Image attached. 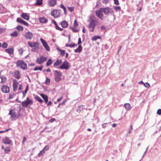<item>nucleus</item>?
Returning <instances> with one entry per match:
<instances>
[{
	"instance_id": "1",
	"label": "nucleus",
	"mask_w": 161,
	"mask_h": 161,
	"mask_svg": "<svg viewBox=\"0 0 161 161\" xmlns=\"http://www.w3.org/2000/svg\"><path fill=\"white\" fill-rule=\"evenodd\" d=\"M8 114L11 115V117L12 120L15 119L20 116V114L18 111H16L14 110H10Z\"/></svg>"
},
{
	"instance_id": "2",
	"label": "nucleus",
	"mask_w": 161,
	"mask_h": 161,
	"mask_svg": "<svg viewBox=\"0 0 161 161\" xmlns=\"http://www.w3.org/2000/svg\"><path fill=\"white\" fill-rule=\"evenodd\" d=\"M17 66L23 69H26L27 68L26 64L22 60H18L16 63Z\"/></svg>"
},
{
	"instance_id": "3",
	"label": "nucleus",
	"mask_w": 161,
	"mask_h": 161,
	"mask_svg": "<svg viewBox=\"0 0 161 161\" xmlns=\"http://www.w3.org/2000/svg\"><path fill=\"white\" fill-rule=\"evenodd\" d=\"M54 72L55 80L56 82H58L61 79V73L60 71L57 70H54Z\"/></svg>"
},
{
	"instance_id": "4",
	"label": "nucleus",
	"mask_w": 161,
	"mask_h": 161,
	"mask_svg": "<svg viewBox=\"0 0 161 161\" xmlns=\"http://www.w3.org/2000/svg\"><path fill=\"white\" fill-rule=\"evenodd\" d=\"M96 26V23L94 19H91L90 21L88 28L91 32L93 31Z\"/></svg>"
},
{
	"instance_id": "5",
	"label": "nucleus",
	"mask_w": 161,
	"mask_h": 161,
	"mask_svg": "<svg viewBox=\"0 0 161 161\" xmlns=\"http://www.w3.org/2000/svg\"><path fill=\"white\" fill-rule=\"evenodd\" d=\"M33 103V102L32 100L27 97L26 100L22 103L21 105L23 107H27L29 104H31Z\"/></svg>"
},
{
	"instance_id": "6",
	"label": "nucleus",
	"mask_w": 161,
	"mask_h": 161,
	"mask_svg": "<svg viewBox=\"0 0 161 161\" xmlns=\"http://www.w3.org/2000/svg\"><path fill=\"white\" fill-rule=\"evenodd\" d=\"M70 64L69 63L66 61H65L59 67V68L61 69H68L70 68Z\"/></svg>"
},
{
	"instance_id": "7",
	"label": "nucleus",
	"mask_w": 161,
	"mask_h": 161,
	"mask_svg": "<svg viewBox=\"0 0 161 161\" xmlns=\"http://www.w3.org/2000/svg\"><path fill=\"white\" fill-rule=\"evenodd\" d=\"M60 14L61 12L59 10H54L52 11L51 13V15L55 18L59 17Z\"/></svg>"
},
{
	"instance_id": "8",
	"label": "nucleus",
	"mask_w": 161,
	"mask_h": 161,
	"mask_svg": "<svg viewBox=\"0 0 161 161\" xmlns=\"http://www.w3.org/2000/svg\"><path fill=\"white\" fill-rule=\"evenodd\" d=\"M47 60V58L44 56H40L38 57L36 59V62L39 64L43 63Z\"/></svg>"
},
{
	"instance_id": "9",
	"label": "nucleus",
	"mask_w": 161,
	"mask_h": 161,
	"mask_svg": "<svg viewBox=\"0 0 161 161\" xmlns=\"http://www.w3.org/2000/svg\"><path fill=\"white\" fill-rule=\"evenodd\" d=\"M103 13L102 10H101V8H100L99 10L96 11V15L100 19L102 20L103 19Z\"/></svg>"
},
{
	"instance_id": "10",
	"label": "nucleus",
	"mask_w": 161,
	"mask_h": 161,
	"mask_svg": "<svg viewBox=\"0 0 161 161\" xmlns=\"http://www.w3.org/2000/svg\"><path fill=\"white\" fill-rule=\"evenodd\" d=\"M78 25L77 20H75L73 24V26L71 27V28L73 32H76L79 31V30L77 28L78 26Z\"/></svg>"
},
{
	"instance_id": "11",
	"label": "nucleus",
	"mask_w": 161,
	"mask_h": 161,
	"mask_svg": "<svg viewBox=\"0 0 161 161\" xmlns=\"http://www.w3.org/2000/svg\"><path fill=\"white\" fill-rule=\"evenodd\" d=\"M40 40L46 51H50V47L47 42L42 38H41Z\"/></svg>"
},
{
	"instance_id": "12",
	"label": "nucleus",
	"mask_w": 161,
	"mask_h": 161,
	"mask_svg": "<svg viewBox=\"0 0 161 161\" xmlns=\"http://www.w3.org/2000/svg\"><path fill=\"white\" fill-rule=\"evenodd\" d=\"M13 90L14 92H15L17 89L18 85L19 84V82L15 79H13Z\"/></svg>"
},
{
	"instance_id": "13",
	"label": "nucleus",
	"mask_w": 161,
	"mask_h": 161,
	"mask_svg": "<svg viewBox=\"0 0 161 161\" xmlns=\"http://www.w3.org/2000/svg\"><path fill=\"white\" fill-rule=\"evenodd\" d=\"M101 10L106 15H108L111 12V9L108 8H102Z\"/></svg>"
},
{
	"instance_id": "14",
	"label": "nucleus",
	"mask_w": 161,
	"mask_h": 161,
	"mask_svg": "<svg viewBox=\"0 0 161 161\" xmlns=\"http://www.w3.org/2000/svg\"><path fill=\"white\" fill-rule=\"evenodd\" d=\"M29 46L31 47H35L36 48L38 47L39 46V43L38 42H28L27 43Z\"/></svg>"
},
{
	"instance_id": "15",
	"label": "nucleus",
	"mask_w": 161,
	"mask_h": 161,
	"mask_svg": "<svg viewBox=\"0 0 161 161\" xmlns=\"http://www.w3.org/2000/svg\"><path fill=\"white\" fill-rule=\"evenodd\" d=\"M2 91L5 93H7L9 92V88L7 86H3L1 88Z\"/></svg>"
},
{
	"instance_id": "16",
	"label": "nucleus",
	"mask_w": 161,
	"mask_h": 161,
	"mask_svg": "<svg viewBox=\"0 0 161 161\" xmlns=\"http://www.w3.org/2000/svg\"><path fill=\"white\" fill-rule=\"evenodd\" d=\"M25 37L27 39L31 40L33 36V34L30 32H28L25 35Z\"/></svg>"
},
{
	"instance_id": "17",
	"label": "nucleus",
	"mask_w": 161,
	"mask_h": 161,
	"mask_svg": "<svg viewBox=\"0 0 161 161\" xmlns=\"http://www.w3.org/2000/svg\"><path fill=\"white\" fill-rule=\"evenodd\" d=\"M56 0H49L48 1L49 5L51 7L55 6L56 4Z\"/></svg>"
},
{
	"instance_id": "18",
	"label": "nucleus",
	"mask_w": 161,
	"mask_h": 161,
	"mask_svg": "<svg viewBox=\"0 0 161 161\" xmlns=\"http://www.w3.org/2000/svg\"><path fill=\"white\" fill-rule=\"evenodd\" d=\"M3 142L4 143L6 144H10L11 143V141L7 137L3 139Z\"/></svg>"
},
{
	"instance_id": "19",
	"label": "nucleus",
	"mask_w": 161,
	"mask_h": 161,
	"mask_svg": "<svg viewBox=\"0 0 161 161\" xmlns=\"http://www.w3.org/2000/svg\"><path fill=\"white\" fill-rule=\"evenodd\" d=\"M14 76L16 78L18 79H19L20 77V75L19 71L16 70L14 72Z\"/></svg>"
},
{
	"instance_id": "20",
	"label": "nucleus",
	"mask_w": 161,
	"mask_h": 161,
	"mask_svg": "<svg viewBox=\"0 0 161 161\" xmlns=\"http://www.w3.org/2000/svg\"><path fill=\"white\" fill-rule=\"evenodd\" d=\"M21 17L25 19L29 20V16L26 13H23L21 15Z\"/></svg>"
},
{
	"instance_id": "21",
	"label": "nucleus",
	"mask_w": 161,
	"mask_h": 161,
	"mask_svg": "<svg viewBox=\"0 0 161 161\" xmlns=\"http://www.w3.org/2000/svg\"><path fill=\"white\" fill-rule=\"evenodd\" d=\"M40 95L44 100L46 103H47L48 102V97L47 96L42 93L40 94Z\"/></svg>"
},
{
	"instance_id": "22",
	"label": "nucleus",
	"mask_w": 161,
	"mask_h": 161,
	"mask_svg": "<svg viewBox=\"0 0 161 161\" xmlns=\"http://www.w3.org/2000/svg\"><path fill=\"white\" fill-rule=\"evenodd\" d=\"M39 21L41 23H46L47 22L48 20L45 18L42 17L40 18H39Z\"/></svg>"
},
{
	"instance_id": "23",
	"label": "nucleus",
	"mask_w": 161,
	"mask_h": 161,
	"mask_svg": "<svg viewBox=\"0 0 161 161\" xmlns=\"http://www.w3.org/2000/svg\"><path fill=\"white\" fill-rule=\"evenodd\" d=\"M61 25L63 28H65L68 26V24L66 21L64 20L61 22Z\"/></svg>"
},
{
	"instance_id": "24",
	"label": "nucleus",
	"mask_w": 161,
	"mask_h": 161,
	"mask_svg": "<svg viewBox=\"0 0 161 161\" xmlns=\"http://www.w3.org/2000/svg\"><path fill=\"white\" fill-rule=\"evenodd\" d=\"M84 109V108L83 107V106L81 105L78 107L76 111L80 113V112L83 111Z\"/></svg>"
},
{
	"instance_id": "25",
	"label": "nucleus",
	"mask_w": 161,
	"mask_h": 161,
	"mask_svg": "<svg viewBox=\"0 0 161 161\" xmlns=\"http://www.w3.org/2000/svg\"><path fill=\"white\" fill-rule=\"evenodd\" d=\"M5 51L8 53L9 54H13L14 49L13 48H8L5 50Z\"/></svg>"
},
{
	"instance_id": "26",
	"label": "nucleus",
	"mask_w": 161,
	"mask_h": 161,
	"mask_svg": "<svg viewBox=\"0 0 161 161\" xmlns=\"http://www.w3.org/2000/svg\"><path fill=\"white\" fill-rule=\"evenodd\" d=\"M124 107L125 109L127 110H130L131 108V107L130 104L126 103L124 104Z\"/></svg>"
},
{
	"instance_id": "27",
	"label": "nucleus",
	"mask_w": 161,
	"mask_h": 161,
	"mask_svg": "<svg viewBox=\"0 0 161 161\" xmlns=\"http://www.w3.org/2000/svg\"><path fill=\"white\" fill-rule=\"evenodd\" d=\"M19 35V33L17 31H14V32L11 33L10 35L12 37H16Z\"/></svg>"
},
{
	"instance_id": "28",
	"label": "nucleus",
	"mask_w": 161,
	"mask_h": 161,
	"mask_svg": "<svg viewBox=\"0 0 161 161\" xmlns=\"http://www.w3.org/2000/svg\"><path fill=\"white\" fill-rule=\"evenodd\" d=\"M82 49V47L80 45L75 50V53H80Z\"/></svg>"
},
{
	"instance_id": "29",
	"label": "nucleus",
	"mask_w": 161,
	"mask_h": 161,
	"mask_svg": "<svg viewBox=\"0 0 161 161\" xmlns=\"http://www.w3.org/2000/svg\"><path fill=\"white\" fill-rule=\"evenodd\" d=\"M62 62L61 59L57 60L54 64L53 66H56L58 65Z\"/></svg>"
},
{
	"instance_id": "30",
	"label": "nucleus",
	"mask_w": 161,
	"mask_h": 161,
	"mask_svg": "<svg viewBox=\"0 0 161 161\" xmlns=\"http://www.w3.org/2000/svg\"><path fill=\"white\" fill-rule=\"evenodd\" d=\"M0 78L1 79V83H4L6 82L7 80L6 77L1 76H0Z\"/></svg>"
},
{
	"instance_id": "31",
	"label": "nucleus",
	"mask_w": 161,
	"mask_h": 161,
	"mask_svg": "<svg viewBox=\"0 0 161 161\" xmlns=\"http://www.w3.org/2000/svg\"><path fill=\"white\" fill-rule=\"evenodd\" d=\"M35 99L41 103H42L43 102V100L39 96H36L35 97Z\"/></svg>"
},
{
	"instance_id": "32",
	"label": "nucleus",
	"mask_w": 161,
	"mask_h": 161,
	"mask_svg": "<svg viewBox=\"0 0 161 161\" xmlns=\"http://www.w3.org/2000/svg\"><path fill=\"white\" fill-rule=\"evenodd\" d=\"M42 0H36L35 5H40L42 4Z\"/></svg>"
},
{
	"instance_id": "33",
	"label": "nucleus",
	"mask_w": 161,
	"mask_h": 161,
	"mask_svg": "<svg viewBox=\"0 0 161 161\" xmlns=\"http://www.w3.org/2000/svg\"><path fill=\"white\" fill-rule=\"evenodd\" d=\"M101 37L98 36H94L92 37V40L93 41H96L97 39H100Z\"/></svg>"
},
{
	"instance_id": "34",
	"label": "nucleus",
	"mask_w": 161,
	"mask_h": 161,
	"mask_svg": "<svg viewBox=\"0 0 161 161\" xmlns=\"http://www.w3.org/2000/svg\"><path fill=\"white\" fill-rule=\"evenodd\" d=\"M52 64V61L51 59H49L46 63V66H48Z\"/></svg>"
},
{
	"instance_id": "35",
	"label": "nucleus",
	"mask_w": 161,
	"mask_h": 161,
	"mask_svg": "<svg viewBox=\"0 0 161 161\" xmlns=\"http://www.w3.org/2000/svg\"><path fill=\"white\" fill-rule=\"evenodd\" d=\"M43 67V66H41L39 67H36L34 68V70L37 71L38 70H41Z\"/></svg>"
},
{
	"instance_id": "36",
	"label": "nucleus",
	"mask_w": 161,
	"mask_h": 161,
	"mask_svg": "<svg viewBox=\"0 0 161 161\" xmlns=\"http://www.w3.org/2000/svg\"><path fill=\"white\" fill-rule=\"evenodd\" d=\"M16 29L19 31H22L23 30V27L20 25L17 26L16 27Z\"/></svg>"
},
{
	"instance_id": "37",
	"label": "nucleus",
	"mask_w": 161,
	"mask_h": 161,
	"mask_svg": "<svg viewBox=\"0 0 161 161\" xmlns=\"http://www.w3.org/2000/svg\"><path fill=\"white\" fill-rule=\"evenodd\" d=\"M44 153L45 151L42 150L38 154V156L39 157H41L43 156L44 155Z\"/></svg>"
},
{
	"instance_id": "38",
	"label": "nucleus",
	"mask_w": 161,
	"mask_h": 161,
	"mask_svg": "<svg viewBox=\"0 0 161 161\" xmlns=\"http://www.w3.org/2000/svg\"><path fill=\"white\" fill-rule=\"evenodd\" d=\"M76 45V44H75L74 43H73L72 44H66L65 45V46L66 47H74Z\"/></svg>"
},
{
	"instance_id": "39",
	"label": "nucleus",
	"mask_w": 161,
	"mask_h": 161,
	"mask_svg": "<svg viewBox=\"0 0 161 161\" xmlns=\"http://www.w3.org/2000/svg\"><path fill=\"white\" fill-rule=\"evenodd\" d=\"M24 20H23L22 19H21L20 18H18L17 19V22H19L21 24H22L24 21Z\"/></svg>"
},
{
	"instance_id": "40",
	"label": "nucleus",
	"mask_w": 161,
	"mask_h": 161,
	"mask_svg": "<svg viewBox=\"0 0 161 161\" xmlns=\"http://www.w3.org/2000/svg\"><path fill=\"white\" fill-rule=\"evenodd\" d=\"M4 152L5 153H8L10 151V150L9 148V147H6V148L4 149Z\"/></svg>"
},
{
	"instance_id": "41",
	"label": "nucleus",
	"mask_w": 161,
	"mask_h": 161,
	"mask_svg": "<svg viewBox=\"0 0 161 161\" xmlns=\"http://www.w3.org/2000/svg\"><path fill=\"white\" fill-rule=\"evenodd\" d=\"M58 50L60 51V53L62 55V56H64L65 53V51L64 50H61L59 48H58Z\"/></svg>"
},
{
	"instance_id": "42",
	"label": "nucleus",
	"mask_w": 161,
	"mask_h": 161,
	"mask_svg": "<svg viewBox=\"0 0 161 161\" xmlns=\"http://www.w3.org/2000/svg\"><path fill=\"white\" fill-rule=\"evenodd\" d=\"M60 7L63 9L64 11V13L65 14H66V8L64 6L63 4H61Z\"/></svg>"
},
{
	"instance_id": "43",
	"label": "nucleus",
	"mask_w": 161,
	"mask_h": 161,
	"mask_svg": "<svg viewBox=\"0 0 161 161\" xmlns=\"http://www.w3.org/2000/svg\"><path fill=\"white\" fill-rule=\"evenodd\" d=\"M143 85L146 88H149L150 86V84L148 82L144 83Z\"/></svg>"
},
{
	"instance_id": "44",
	"label": "nucleus",
	"mask_w": 161,
	"mask_h": 161,
	"mask_svg": "<svg viewBox=\"0 0 161 161\" xmlns=\"http://www.w3.org/2000/svg\"><path fill=\"white\" fill-rule=\"evenodd\" d=\"M50 82V80L48 77L46 78L45 83L46 84H49Z\"/></svg>"
},
{
	"instance_id": "45",
	"label": "nucleus",
	"mask_w": 161,
	"mask_h": 161,
	"mask_svg": "<svg viewBox=\"0 0 161 161\" xmlns=\"http://www.w3.org/2000/svg\"><path fill=\"white\" fill-rule=\"evenodd\" d=\"M8 46V44L5 42L3 43L2 45V47L3 48H6Z\"/></svg>"
},
{
	"instance_id": "46",
	"label": "nucleus",
	"mask_w": 161,
	"mask_h": 161,
	"mask_svg": "<svg viewBox=\"0 0 161 161\" xmlns=\"http://www.w3.org/2000/svg\"><path fill=\"white\" fill-rule=\"evenodd\" d=\"M49 148V145H47L44 148L42 149L44 151L48 150Z\"/></svg>"
},
{
	"instance_id": "47",
	"label": "nucleus",
	"mask_w": 161,
	"mask_h": 161,
	"mask_svg": "<svg viewBox=\"0 0 161 161\" xmlns=\"http://www.w3.org/2000/svg\"><path fill=\"white\" fill-rule=\"evenodd\" d=\"M68 10L71 12H72L74 10V7H68Z\"/></svg>"
},
{
	"instance_id": "48",
	"label": "nucleus",
	"mask_w": 161,
	"mask_h": 161,
	"mask_svg": "<svg viewBox=\"0 0 161 161\" xmlns=\"http://www.w3.org/2000/svg\"><path fill=\"white\" fill-rule=\"evenodd\" d=\"M55 28L57 30H58L60 31H61L63 30V29L59 27L57 24L55 25Z\"/></svg>"
},
{
	"instance_id": "49",
	"label": "nucleus",
	"mask_w": 161,
	"mask_h": 161,
	"mask_svg": "<svg viewBox=\"0 0 161 161\" xmlns=\"http://www.w3.org/2000/svg\"><path fill=\"white\" fill-rule=\"evenodd\" d=\"M101 30L102 31H105L106 30V28L103 25H102L100 27Z\"/></svg>"
},
{
	"instance_id": "50",
	"label": "nucleus",
	"mask_w": 161,
	"mask_h": 161,
	"mask_svg": "<svg viewBox=\"0 0 161 161\" xmlns=\"http://www.w3.org/2000/svg\"><path fill=\"white\" fill-rule=\"evenodd\" d=\"M14 93L10 94L9 95L8 99H12L14 97Z\"/></svg>"
},
{
	"instance_id": "51",
	"label": "nucleus",
	"mask_w": 161,
	"mask_h": 161,
	"mask_svg": "<svg viewBox=\"0 0 161 161\" xmlns=\"http://www.w3.org/2000/svg\"><path fill=\"white\" fill-rule=\"evenodd\" d=\"M26 141H27V139H26V137L25 136H24L23 138V140L22 141V143L23 144H25V143Z\"/></svg>"
},
{
	"instance_id": "52",
	"label": "nucleus",
	"mask_w": 161,
	"mask_h": 161,
	"mask_svg": "<svg viewBox=\"0 0 161 161\" xmlns=\"http://www.w3.org/2000/svg\"><path fill=\"white\" fill-rule=\"evenodd\" d=\"M108 124H109V125H110V124H109V123H106L103 124L102 125V126L103 128H104L107 127L108 126Z\"/></svg>"
},
{
	"instance_id": "53",
	"label": "nucleus",
	"mask_w": 161,
	"mask_h": 161,
	"mask_svg": "<svg viewBox=\"0 0 161 161\" xmlns=\"http://www.w3.org/2000/svg\"><path fill=\"white\" fill-rule=\"evenodd\" d=\"M157 114L159 115L161 114V109H159L157 110Z\"/></svg>"
},
{
	"instance_id": "54",
	"label": "nucleus",
	"mask_w": 161,
	"mask_h": 161,
	"mask_svg": "<svg viewBox=\"0 0 161 161\" xmlns=\"http://www.w3.org/2000/svg\"><path fill=\"white\" fill-rule=\"evenodd\" d=\"M114 4L117 5H118L119 4L118 0H114Z\"/></svg>"
},
{
	"instance_id": "55",
	"label": "nucleus",
	"mask_w": 161,
	"mask_h": 161,
	"mask_svg": "<svg viewBox=\"0 0 161 161\" xmlns=\"http://www.w3.org/2000/svg\"><path fill=\"white\" fill-rule=\"evenodd\" d=\"M109 1V0H103L102 2L103 3L106 4Z\"/></svg>"
},
{
	"instance_id": "56",
	"label": "nucleus",
	"mask_w": 161,
	"mask_h": 161,
	"mask_svg": "<svg viewBox=\"0 0 161 161\" xmlns=\"http://www.w3.org/2000/svg\"><path fill=\"white\" fill-rule=\"evenodd\" d=\"M22 24H23V25H24L26 26H28V25H29L25 21H24Z\"/></svg>"
},
{
	"instance_id": "57",
	"label": "nucleus",
	"mask_w": 161,
	"mask_h": 161,
	"mask_svg": "<svg viewBox=\"0 0 161 161\" xmlns=\"http://www.w3.org/2000/svg\"><path fill=\"white\" fill-rule=\"evenodd\" d=\"M22 24H23V25H24L26 26H28V25H29L25 21H24Z\"/></svg>"
},
{
	"instance_id": "58",
	"label": "nucleus",
	"mask_w": 161,
	"mask_h": 161,
	"mask_svg": "<svg viewBox=\"0 0 161 161\" xmlns=\"http://www.w3.org/2000/svg\"><path fill=\"white\" fill-rule=\"evenodd\" d=\"M5 31V29L0 27V33H2Z\"/></svg>"
},
{
	"instance_id": "59",
	"label": "nucleus",
	"mask_w": 161,
	"mask_h": 161,
	"mask_svg": "<svg viewBox=\"0 0 161 161\" xmlns=\"http://www.w3.org/2000/svg\"><path fill=\"white\" fill-rule=\"evenodd\" d=\"M28 86L27 85L26 87V89H25V91H24V92H25V93H26L27 92L28 90Z\"/></svg>"
},
{
	"instance_id": "60",
	"label": "nucleus",
	"mask_w": 161,
	"mask_h": 161,
	"mask_svg": "<svg viewBox=\"0 0 161 161\" xmlns=\"http://www.w3.org/2000/svg\"><path fill=\"white\" fill-rule=\"evenodd\" d=\"M23 89V86L22 84H20L19 86V90H22Z\"/></svg>"
},
{
	"instance_id": "61",
	"label": "nucleus",
	"mask_w": 161,
	"mask_h": 161,
	"mask_svg": "<svg viewBox=\"0 0 161 161\" xmlns=\"http://www.w3.org/2000/svg\"><path fill=\"white\" fill-rule=\"evenodd\" d=\"M62 99H63V97H60L59 98L57 99V102H59L62 100Z\"/></svg>"
},
{
	"instance_id": "62",
	"label": "nucleus",
	"mask_w": 161,
	"mask_h": 161,
	"mask_svg": "<svg viewBox=\"0 0 161 161\" xmlns=\"http://www.w3.org/2000/svg\"><path fill=\"white\" fill-rule=\"evenodd\" d=\"M19 53L21 54H22V53H23V50H22V49H19Z\"/></svg>"
},
{
	"instance_id": "63",
	"label": "nucleus",
	"mask_w": 161,
	"mask_h": 161,
	"mask_svg": "<svg viewBox=\"0 0 161 161\" xmlns=\"http://www.w3.org/2000/svg\"><path fill=\"white\" fill-rule=\"evenodd\" d=\"M115 9L117 11L118 10L120 9V7L119 6H115L114 7Z\"/></svg>"
},
{
	"instance_id": "64",
	"label": "nucleus",
	"mask_w": 161,
	"mask_h": 161,
	"mask_svg": "<svg viewBox=\"0 0 161 161\" xmlns=\"http://www.w3.org/2000/svg\"><path fill=\"white\" fill-rule=\"evenodd\" d=\"M55 120V119L54 118H52L49 120L50 122H53Z\"/></svg>"
}]
</instances>
